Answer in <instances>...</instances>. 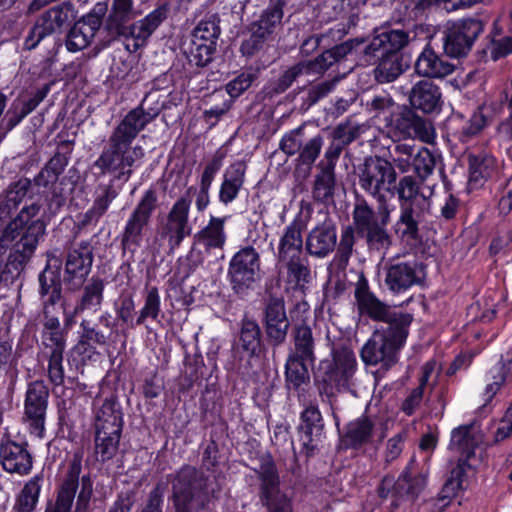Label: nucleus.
<instances>
[{
	"label": "nucleus",
	"mask_w": 512,
	"mask_h": 512,
	"mask_svg": "<svg viewBox=\"0 0 512 512\" xmlns=\"http://www.w3.org/2000/svg\"><path fill=\"white\" fill-rule=\"evenodd\" d=\"M357 310L361 316L388 324L382 333H374L361 349V358L368 365L381 364L389 368L398 361L399 351L405 345L411 313L398 312L381 302L369 289L368 280L361 274L354 292Z\"/></svg>",
	"instance_id": "1"
},
{
	"label": "nucleus",
	"mask_w": 512,
	"mask_h": 512,
	"mask_svg": "<svg viewBox=\"0 0 512 512\" xmlns=\"http://www.w3.org/2000/svg\"><path fill=\"white\" fill-rule=\"evenodd\" d=\"M153 118L142 105L131 109L112 130L94 166L102 174H112L115 179L127 182L145 155L144 148L134 142Z\"/></svg>",
	"instance_id": "2"
},
{
	"label": "nucleus",
	"mask_w": 512,
	"mask_h": 512,
	"mask_svg": "<svg viewBox=\"0 0 512 512\" xmlns=\"http://www.w3.org/2000/svg\"><path fill=\"white\" fill-rule=\"evenodd\" d=\"M356 370L353 350L347 346L333 347L329 357L319 362L315 373V385L322 399L326 397L331 402L338 393L352 392Z\"/></svg>",
	"instance_id": "3"
},
{
	"label": "nucleus",
	"mask_w": 512,
	"mask_h": 512,
	"mask_svg": "<svg viewBox=\"0 0 512 512\" xmlns=\"http://www.w3.org/2000/svg\"><path fill=\"white\" fill-rule=\"evenodd\" d=\"M156 202V192L153 189L146 190L127 219L119 236L124 254L129 253L131 256H134L141 247L147 226L156 208Z\"/></svg>",
	"instance_id": "4"
},
{
	"label": "nucleus",
	"mask_w": 512,
	"mask_h": 512,
	"mask_svg": "<svg viewBox=\"0 0 512 512\" xmlns=\"http://www.w3.org/2000/svg\"><path fill=\"white\" fill-rule=\"evenodd\" d=\"M389 211L380 209L378 213L365 202H359L353 210V225L357 234L365 237L370 249L382 250L390 244L386 225Z\"/></svg>",
	"instance_id": "5"
},
{
	"label": "nucleus",
	"mask_w": 512,
	"mask_h": 512,
	"mask_svg": "<svg viewBox=\"0 0 512 512\" xmlns=\"http://www.w3.org/2000/svg\"><path fill=\"white\" fill-rule=\"evenodd\" d=\"M255 473L259 502L267 512H294L292 498L280 488V476L273 460L262 461Z\"/></svg>",
	"instance_id": "6"
},
{
	"label": "nucleus",
	"mask_w": 512,
	"mask_h": 512,
	"mask_svg": "<svg viewBox=\"0 0 512 512\" xmlns=\"http://www.w3.org/2000/svg\"><path fill=\"white\" fill-rule=\"evenodd\" d=\"M396 182V172L393 165L381 158H369L359 175L360 187L378 202L384 203L386 195L391 193L392 186Z\"/></svg>",
	"instance_id": "7"
},
{
	"label": "nucleus",
	"mask_w": 512,
	"mask_h": 512,
	"mask_svg": "<svg viewBox=\"0 0 512 512\" xmlns=\"http://www.w3.org/2000/svg\"><path fill=\"white\" fill-rule=\"evenodd\" d=\"M190 206L191 200L188 197H180L159 226L158 236L167 242L170 254H173L192 232L189 223Z\"/></svg>",
	"instance_id": "8"
},
{
	"label": "nucleus",
	"mask_w": 512,
	"mask_h": 512,
	"mask_svg": "<svg viewBox=\"0 0 512 512\" xmlns=\"http://www.w3.org/2000/svg\"><path fill=\"white\" fill-rule=\"evenodd\" d=\"M283 3L277 1L267 6L259 18L250 24V37L241 45L243 55L252 56L281 26Z\"/></svg>",
	"instance_id": "9"
},
{
	"label": "nucleus",
	"mask_w": 512,
	"mask_h": 512,
	"mask_svg": "<svg viewBox=\"0 0 512 512\" xmlns=\"http://www.w3.org/2000/svg\"><path fill=\"white\" fill-rule=\"evenodd\" d=\"M259 272L260 256L253 247L240 249L230 260L228 276L237 293L250 288L259 278Z\"/></svg>",
	"instance_id": "10"
},
{
	"label": "nucleus",
	"mask_w": 512,
	"mask_h": 512,
	"mask_svg": "<svg viewBox=\"0 0 512 512\" xmlns=\"http://www.w3.org/2000/svg\"><path fill=\"white\" fill-rule=\"evenodd\" d=\"M482 31L483 24L479 19H462L451 24L443 39L445 53L454 58L466 55Z\"/></svg>",
	"instance_id": "11"
},
{
	"label": "nucleus",
	"mask_w": 512,
	"mask_h": 512,
	"mask_svg": "<svg viewBox=\"0 0 512 512\" xmlns=\"http://www.w3.org/2000/svg\"><path fill=\"white\" fill-rule=\"evenodd\" d=\"M426 279V265L412 259L391 264L385 275V284L393 294H402L411 287L422 285Z\"/></svg>",
	"instance_id": "12"
},
{
	"label": "nucleus",
	"mask_w": 512,
	"mask_h": 512,
	"mask_svg": "<svg viewBox=\"0 0 512 512\" xmlns=\"http://www.w3.org/2000/svg\"><path fill=\"white\" fill-rule=\"evenodd\" d=\"M198 471L191 465H183L172 479V500L176 512H194L197 494Z\"/></svg>",
	"instance_id": "13"
},
{
	"label": "nucleus",
	"mask_w": 512,
	"mask_h": 512,
	"mask_svg": "<svg viewBox=\"0 0 512 512\" xmlns=\"http://www.w3.org/2000/svg\"><path fill=\"white\" fill-rule=\"evenodd\" d=\"M307 222L302 212H299L284 227L279 236L277 252L275 254L277 262L306 256L304 252L303 231L307 227Z\"/></svg>",
	"instance_id": "14"
},
{
	"label": "nucleus",
	"mask_w": 512,
	"mask_h": 512,
	"mask_svg": "<svg viewBox=\"0 0 512 512\" xmlns=\"http://www.w3.org/2000/svg\"><path fill=\"white\" fill-rule=\"evenodd\" d=\"M324 430L322 414L316 404L307 405L300 414L299 434L302 451L312 456L321 441Z\"/></svg>",
	"instance_id": "15"
},
{
	"label": "nucleus",
	"mask_w": 512,
	"mask_h": 512,
	"mask_svg": "<svg viewBox=\"0 0 512 512\" xmlns=\"http://www.w3.org/2000/svg\"><path fill=\"white\" fill-rule=\"evenodd\" d=\"M409 41V34L402 29H386L377 32L371 41L365 45L363 52L366 56L398 55Z\"/></svg>",
	"instance_id": "16"
},
{
	"label": "nucleus",
	"mask_w": 512,
	"mask_h": 512,
	"mask_svg": "<svg viewBox=\"0 0 512 512\" xmlns=\"http://www.w3.org/2000/svg\"><path fill=\"white\" fill-rule=\"evenodd\" d=\"M32 214L29 207L24 206L18 216L9 223L6 229L0 236V267H4V258L11 245V243L17 238L19 240L15 244V250L12 254L18 252V244L22 242L24 237H28L29 242L32 244V235L30 231L32 229Z\"/></svg>",
	"instance_id": "17"
},
{
	"label": "nucleus",
	"mask_w": 512,
	"mask_h": 512,
	"mask_svg": "<svg viewBox=\"0 0 512 512\" xmlns=\"http://www.w3.org/2000/svg\"><path fill=\"white\" fill-rule=\"evenodd\" d=\"M337 229L331 221H324L310 230L306 236L305 249L317 258H325L334 251Z\"/></svg>",
	"instance_id": "18"
},
{
	"label": "nucleus",
	"mask_w": 512,
	"mask_h": 512,
	"mask_svg": "<svg viewBox=\"0 0 512 512\" xmlns=\"http://www.w3.org/2000/svg\"><path fill=\"white\" fill-rule=\"evenodd\" d=\"M101 26L102 21L99 17L95 15L83 16L73 25L66 36L65 45L67 50L76 53L87 48Z\"/></svg>",
	"instance_id": "19"
},
{
	"label": "nucleus",
	"mask_w": 512,
	"mask_h": 512,
	"mask_svg": "<svg viewBox=\"0 0 512 512\" xmlns=\"http://www.w3.org/2000/svg\"><path fill=\"white\" fill-rule=\"evenodd\" d=\"M82 471V456L75 454L69 463V467L56 499L55 507L47 512H71L76 491L79 486V478Z\"/></svg>",
	"instance_id": "20"
},
{
	"label": "nucleus",
	"mask_w": 512,
	"mask_h": 512,
	"mask_svg": "<svg viewBox=\"0 0 512 512\" xmlns=\"http://www.w3.org/2000/svg\"><path fill=\"white\" fill-rule=\"evenodd\" d=\"M247 165L242 160L231 163L224 171L220 184L219 202L228 205L236 200L245 183Z\"/></svg>",
	"instance_id": "21"
},
{
	"label": "nucleus",
	"mask_w": 512,
	"mask_h": 512,
	"mask_svg": "<svg viewBox=\"0 0 512 512\" xmlns=\"http://www.w3.org/2000/svg\"><path fill=\"white\" fill-rule=\"evenodd\" d=\"M409 101L413 108L429 114L440 110L442 93L432 81L421 80L413 86Z\"/></svg>",
	"instance_id": "22"
},
{
	"label": "nucleus",
	"mask_w": 512,
	"mask_h": 512,
	"mask_svg": "<svg viewBox=\"0 0 512 512\" xmlns=\"http://www.w3.org/2000/svg\"><path fill=\"white\" fill-rule=\"evenodd\" d=\"M73 13V5L68 2L60 3L44 13L34 24V36L37 34L44 38L54 32L60 31Z\"/></svg>",
	"instance_id": "23"
},
{
	"label": "nucleus",
	"mask_w": 512,
	"mask_h": 512,
	"mask_svg": "<svg viewBox=\"0 0 512 512\" xmlns=\"http://www.w3.org/2000/svg\"><path fill=\"white\" fill-rule=\"evenodd\" d=\"M93 253L87 242L69 251L65 263V273L68 281L78 280L82 283L91 271Z\"/></svg>",
	"instance_id": "24"
},
{
	"label": "nucleus",
	"mask_w": 512,
	"mask_h": 512,
	"mask_svg": "<svg viewBox=\"0 0 512 512\" xmlns=\"http://www.w3.org/2000/svg\"><path fill=\"white\" fill-rule=\"evenodd\" d=\"M0 464L9 473L26 475L32 468V457L22 445L6 442L0 445Z\"/></svg>",
	"instance_id": "25"
},
{
	"label": "nucleus",
	"mask_w": 512,
	"mask_h": 512,
	"mask_svg": "<svg viewBox=\"0 0 512 512\" xmlns=\"http://www.w3.org/2000/svg\"><path fill=\"white\" fill-rule=\"evenodd\" d=\"M265 322L269 339L275 345L283 343L290 325L283 301L273 300L269 302L265 310Z\"/></svg>",
	"instance_id": "26"
},
{
	"label": "nucleus",
	"mask_w": 512,
	"mask_h": 512,
	"mask_svg": "<svg viewBox=\"0 0 512 512\" xmlns=\"http://www.w3.org/2000/svg\"><path fill=\"white\" fill-rule=\"evenodd\" d=\"M283 271L286 284L295 291H303L311 280V270L307 256L277 262Z\"/></svg>",
	"instance_id": "27"
},
{
	"label": "nucleus",
	"mask_w": 512,
	"mask_h": 512,
	"mask_svg": "<svg viewBox=\"0 0 512 512\" xmlns=\"http://www.w3.org/2000/svg\"><path fill=\"white\" fill-rule=\"evenodd\" d=\"M375 428L374 421L362 415L350 421L345 428L342 442L346 448L359 449L371 442Z\"/></svg>",
	"instance_id": "28"
},
{
	"label": "nucleus",
	"mask_w": 512,
	"mask_h": 512,
	"mask_svg": "<svg viewBox=\"0 0 512 512\" xmlns=\"http://www.w3.org/2000/svg\"><path fill=\"white\" fill-rule=\"evenodd\" d=\"M169 6L162 4L152 10L143 19L135 22L130 28V34L135 40V46L141 47L145 45L146 41L150 38L153 32L163 23L168 17Z\"/></svg>",
	"instance_id": "29"
},
{
	"label": "nucleus",
	"mask_w": 512,
	"mask_h": 512,
	"mask_svg": "<svg viewBox=\"0 0 512 512\" xmlns=\"http://www.w3.org/2000/svg\"><path fill=\"white\" fill-rule=\"evenodd\" d=\"M39 293L43 299L44 312L48 314L50 306H54L61 298V275L60 267L57 265L46 268L39 275Z\"/></svg>",
	"instance_id": "30"
},
{
	"label": "nucleus",
	"mask_w": 512,
	"mask_h": 512,
	"mask_svg": "<svg viewBox=\"0 0 512 512\" xmlns=\"http://www.w3.org/2000/svg\"><path fill=\"white\" fill-rule=\"evenodd\" d=\"M95 429L116 430L123 429V412L117 397L111 394L105 398L95 413Z\"/></svg>",
	"instance_id": "31"
},
{
	"label": "nucleus",
	"mask_w": 512,
	"mask_h": 512,
	"mask_svg": "<svg viewBox=\"0 0 512 512\" xmlns=\"http://www.w3.org/2000/svg\"><path fill=\"white\" fill-rule=\"evenodd\" d=\"M415 70L419 75L428 78H442L451 74L454 66L442 60L430 48H425L416 61Z\"/></svg>",
	"instance_id": "32"
},
{
	"label": "nucleus",
	"mask_w": 512,
	"mask_h": 512,
	"mask_svg": "<svg viewBox=\"0 0 512 512\" xmlns=\"http://www.w3.org/2000/svg\"><path fill=\"white\" fill-rule=\"evenodd\" d=\"M477 445L473 425H461L452 430L448 448L458 455V459L470 460L475 455Z\"/></svg>",
	"instance_id": "33"
},
{
	"label": "nucleus",
	"mask_w": 512,
	"mask_h": 512,
	"mask_svg": "<svg viewBox=\"0 0 512 512\" xmlns=\"http://www.w3.org/2000/svg\"><path fill=\"white\" fill-rule=\"evenodd\" d=\"M226 238L225 218L215 216H211L208 224L196 234L197 242L206 251L223 249Z\"/></svg>",
	"instance_id": "34"
},
{
	"label": "nucleus",
	"mask_w": 512,
	"mask_h": 512,
	"mask_svg": "<svg viewBox=\"0 0 512 512\" xmlns=\"http://www.w3.org/2000/svg\"><path fill=\"white\" fill-rule=\"evenodd\" d=\"M32 256L31 243L28 237H24L18 244V252L10 254L4 267H0V284L13 281L24 269V265Z\"/></svg>",
	"instance_id": "35"
},
{
	"label": "nucleus",
	"mask_w": 512,
	"mask_h": 512,
	"mask_svg": "<svg viewBox=\"0 0 512 512\" xmlns=\"http://www.w3.org/2000/svg\"><path fill=\"white\" fill-rule=\"evenodd\" d=\"M496 168V159L487 153L470 155L469 157V180L470 188H478L490 178Z\"/></svg>",
	"instance_id": "36"
},
{
	"label": "nucleus",
	"mask_w": 512,
	"mask_h": 512,
	"mask_svg": "<svg viewBox=\"0 0 512 512\" xmlns=\"http://www.w3.org/2000/svg\"><path fill=\"white\" fill-rule=\"evenodd\" d=\"M105 286L106 283L104 279L99 276H92L83 287L82 296L75 311L82 312L89 310L97 312L101 308L104 299Z\"/></svg>",
	"instance_id": "37"
},
{
	"label": "nucleus",
	"mask_w": 512,
	"mask_h": 512,
	"mask_svg": "<svg viewBox=\"0 0 512 512\" xmlns=\"http://www.w3.org/2000/svg\"><path fill=\"white\" fill-rule=\"evenodd\" d=\"M352 48V43L344 42L324 51L315 59L304 62L305 72L315 74H321L325 72L334 63L338 62L341 58L350 53Z\"/></svg>",
	"instance_id": "38"
},
{
	"label": "nucleus",
	"mask_w": 512,
	"mask_h": 512,
	"mask_svg": "<svg viewBox=\"0 0 512 512\" xmlns=\"http://www.w3.org/2000/svg\"><path fill=\"white\" fill-rule=\"evenodd\" d=\"M397 128L407 137L417 138L424 143H432L435 140V131L431 124L413 115L402 116L398 119Z\"/></svg>",
	"instance_id": "39"
},
{
	"label": "nucleus",
	"mask_w": 512,
	"mask_h": 512,
	"mask_svg": "<svg viewBox=\"0 0 512 512\" xmlns=\"http://www.w3.org/2000/svg\"><path fill=\"white\" fill-rule=\"evenodd\" d=\"M294 349L289 355L310 360L313 364L316 360L315 342L312 329L306 323L297 324L293 329Z\"/></svg>",
	"instance_id": "40"
},
{
	"label": "nucleus",
	"mask_w": 512,
	"mask_h": 512,
	"mask_svg": "<svg viewBox=\"0 0 512 512\" xmlns=\"http://www.w3.org/2000/svg\"><path fill=\"white\" fill-rule=\"evenodd\" d=\"M394 230L402 241L411 242L418 240L419 223L410 205L400 204V216L394 226Z\"/></svg>",
	"instance_id": "41"
},
{
	"label": "nucleus",
	"mask_w": 512,
	"mask_h": 512,
	"mask_svg": "<svg viewBox=\"0 0 512 512\" xmlns=\"http://www.w3.org/2000/svg\"><path fill=\"white\" fill-rule=\"evenodd\" d=\"M239 347L249 357L256 356L260 352L261 330L256 321L251 319H243L241 321Z\"/></svg>",
	"instance_id": "42"
},
{
	"label": "nucleus",
	"mask_w": 512,
	"mask_h": 512,
	"mask_svg": "<svg viewBox=\"0 0 512 512\" xmlns=\"http://www.w3.org/2000/svg\"><path fill=\"white\" fill-rule=\"evenodd\" d=\"M369 57V61L372 59L378 60V64L374 69V77L379 83H390L403 72L402 64L398 55H379Z\"/></svg>",
	"instance_id": "43"
},
{
	"label": "nucleus",
	"mask_w": 512,
	"mask_h": 512,
	"mask_svg": "<svg viewBox=\"0 0 512 512\" xmlns=\"http://www.w3.org/2000/svg\"><path fill=\"white\" fill-rule=\"evenodd\" d=\"M121 434L122 431L95 429V451L103 462L116 455Z\"/></svg>",
	"instance_id": "44"
},
{
	"label": "nucleus",
	"mask_w": 512,
	"mask_h": 512,
	"mask_svg": "<svg viewBox=\"0 0 512 512\" xmlns=\"http://www.w3.org/2000/svg\"><path fill=\"white\" fill-rule=\"evenodd\" d=\"M307 364L310 360L289 355L285 364V378L289 389H298L309 379Z\"/></svg>",
	"instance_id": "45"
},
{
	"label": "nucleus",
	"mask_w": 512,
	"mask_h": 512,
	"mask_svg": "<svg viewBox=\"0 0 512 512\" xmlns=\"http://www.w3.org/2000/svg\"><path fill=\"white\" fill-rule=\"evenodd\" d=\"M161 314V298L156 286L150 287L144 298V305L139 310L135 323H131V328L144 325L147 319L159 322Z\"/></svg>",
	"instance_id": "46"
},
{
	"label": "nucleus",
	"mask_w": 512,
	"mask_h": 512,
	"mask_svg": "<svg viewBox=\"0 0 512 512\" xmlns=\"http://www.w3.org/2000/svg\"><path fill=\"white\" fill-rule=\"evenodd\" d=\"M467 468H470L469 460H457V465L451 470L449 478L443 485L441 491L443 498L455 497L460 491L464 490Z\"/></svg>",
	"instance_id": "47"
},
{
	"label": "nucleus",
	"mask_w": 512,
	"mask_h": 512,
	"mask_svg": "<svg viewBox=\"0 0 512 512\" xmlns=\"http://www.w3.org/2000/svg\"><path fill=\"white\" fill-rule=\"evenodd\" d=\"M335 187L334 171L323 169L315 179L313 188V197L316 201L327 202L332 198Z\"/></svg>",
	"instance_id": "48"
},
{
	"label": "nucleus",
	"mask_w": 512,
	"mask_h": 512,
	"mask_svg": "<svg viewBox=\"0 0 512 512\" xmlns=\"http://www.w3.org/2000/svg\"><path fill=\"white\" fill-rule=\"evenodd\" d=\"M438 155L434 154L428 148L421 147L417 149L413 157V169L422 180L429 177L436 166Z\"/></svg>",
	"instance_id": "49"
},
{
	"label": "nucleus",
	"mask_w": 512,
	"mask_h": 512,
	"mask_svg": "<svg viewBox=\"0 0 512 512\" xmlns=\"http://www.w3.org/2000/svg\"><path fill=\"white\" fill-rule=\"evenodd\" d=\"M34 430H43L44 417L48 403V390L41 381H34Z\"/></svg>",
	"instance_id": "50"
},
{
	"label": "nucleus",
	"mask_w": 512,
	"mask_h": 512,
	"mask_svg": "<svg viewBox=\"0 0 512 512\" xmlns=\"http://www.w3.org/2000/svg\"><path fill=\"white\" fill-rule=\"evenodd\" d=\"M80 327L82 328L83 332L81 334L78 344L75 346V349L78 352H90L93 349V347L90 346V342L100 345L105 344V335L100 330L91 327L89 321L82 320L80 323Z\"/></svg>",
	"instance_id": "51"
},
{
	"label": "nucleus",
	"mask_w": 512,
	"mask_h": 512,
	"mask_svg": "<svg viewBox=\"0 0 512 512\" xmlns=\"http://www.w3.org/2000/svg\"><path fill=\"white\" fill-rule=\"evenodd\" d=\"M495 106H497V103L477 109L462 127V134L469 137L480 133L489 122L486 111L496 110Z\"/></svg>",
	"instance_id": "52"
},
{
	"label": "nucleus",
	"mask_w": 512,
	"mask_h": 512,
	"mask_svg": "<svg viewBox=\"0 0 512 512\" xmlns=\"http://www.w3.org/2000/svg\"><path fill=\"white\" fill-rule=\"evenodd\" d=\"M215 51L216 47L211 46L210 43L196 44L190 42L187 51V58L190 64H193L197 67H204L212 61Z\"/></svg>",
	"instance_id": "53"
},
{
	"label": "nucleus",
	"mask_w": 512,
	"mask_h": 512,
	"mask_svg": "<svg viewBox=\"0 0 512 512\" xmlns=\"http://www.w3.org/2000/svg\"><path fill=\"white\" fill-rule=\"evenodd\" d=\"M416 154V146L409 143H398L394 148L393 161L402 172H408L413 167V157Z\"/></svg>",
	"instance_id": "54"
},
{
	"label": "nucleus",
	"mask_w": 512,
	"mask_h": 512,
	"mask_svg": "<svg viewBox=\"0 0 512 512\" xmlns=\"http://www.w3.org/2000/svg\"><path fill=\"white\" fill-rule=\"evenodd\" d=\"M355 243L354 233L351 228L344 230L337 246L335 261L339 266L346 267L353 253Z\"/></svg>",
	"instance_id": "55"
},
{
	"label": "nucleus",
	"mask_w": 512,
	"mask_h": 512,
	"mask_svg": "<svg viewBox=\"0 0 512 512\" xmlns=\"http://www.w3.org/2000/svg\"><path fill=\"white\" fill-rule=\"evenodd\" d=\"M114 310L117 319L123 324H127L131 327V323H135L132 319L135 311V302L131 294H121L114 302Z\"/></svg>",
	"instance_id": "56"
},
{
	"label": "nucleus",
	"mask_w": 512,
	"mask_h": 512,
	"mask_svg": "<svg viewBox=\"0 0 512 512\" xmlns=\"http://www.w3.org/2000/svg\"><path fill=\"white\" fill-rule=\"evenodd\" d=\"M408 471H403L397 480L393 476H385L378 487V494L381 498H387L390 495L395 497H403L401 491L402 483L408 482Z\"/></svg>",
	"instance_id": "57"
},
{
	"label": "nucleus",
	"mask_w": 512,
	"mask_h": 512,
	"mask_svg": "<svg viewBox=\"0 0 512 512\" xmlns=\"http://www.w3.org/2000/svg\"><path fill=\"white\" fill-rule=\"evenodd\" d=\"M219 23L218 14H207L197 23L192 33L217 40L221 33Z\"/></svg>",
	"instance_id": "58"
},
{
	"label": "nucleus",
	"mask_w": 512,
	"mask_h": 512,
	"mask_svg": "<svg viewBox=\"0 0 512 512\" xmlns=\"http://www.w3.org/2000/svg\"><path fill=\"white\" fill-rule=\"evenodd\" d=\"M492 382L487 383L483 393L481 394L483 405L482 409L486 408L489 405L495 395L499 392L501 387L506 381V374L502 367H498L496 369H492Z\"/></svg>",
	"instance_id": "59"
},
{
	"label": "nucleus",
	"mask_w": 512,
	"mask_h": 512,
	"mask_svg": "<svg viewBox=\"0 0 512 512\" xmlns=\"http://www.w3.org/2000/svg\"><path fill=\"white\" fill-rule=\"evenodd\" d=\"M255 78L256 74L253 72H242L227 83L226 92L232 99H236L250 88Z\"/></svg>",
	"instance_id": "60"
},
{
	"label": "nucleus",
	"mask_w": 512,
	"mask_h": 512,
	"mask_svg": "<svg viewBox=\"0 0 512 512\" xmlns=\"http://www.w3.org/2000/svg\"><path fill=\"white\" fill-rule=\"evenodd\" d=\"M31 111L32 99H17L13 104V110H9L5 115L7 129L14 128Z\"/></svg>",
	"instance_id": "61"
},
{
	"label": "nucleus",
	"mask_w": 512,
	"mask_h": 512,
	"mask_svg": "<svg viewBox=\"0 0 512 512\" xmlns=\"http://www.w3.org/2000/svg\"><path fill=\"white\" fill-rule=\"evenodd\" d=\"M323 146V138L317 135L308 140L300 149L299 161L303 165L310 166L318 158Z\"/></svg>",
	"instance_id": "62"
},
{
	"label": "nucleus",
	"mask_w": 512,
	"mask_h": 512,
	"mask_svg": "<svg viewBox=\"0 0 512 512\" xmlns=\"http://www.w3.org/2000/svg\"><path fill=\"white\" fill-rule=\"evenodd\" d=\"M42 344L45 354L64 353L66 340L62 330L42 331Z\"/></svg>",
	"instance_id": "63"
},
{
	"label": "nucleus",
	"mask_w": 512,
	"mask_h": 512,
	"mask_svg": "<svg viewBox=\"0 0 512 512\" xmlns=\"http://www.w3.org/2000/svg\"><path fill=\"white\" fill-rule=\"evenodd\" d=\"M166 484L158 482L149 492L144 507L140 512H162Z\"/></svg>",
	"instance_id": "64"
}]
</instances>
